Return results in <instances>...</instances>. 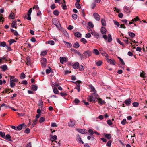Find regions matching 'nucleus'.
I'll list each match as a JSON object with an SVG mask.
<instances>
[{
	"label": "nucleus",
	"instance_id": "f257e3e1",
	"mask_svg": "<svg viewBox=\"0 0 147 147\" xmlns=\"http://www.w3.org/2000/svg\"><path fill=\"white\" fill-rule=\"evenodd\" d=\"M52 22L53 24H54L58 28H60L61 25L60 24L58 20L56 18H54L52 20Z\"/></svg>",
	"mask_w": 147,
	"mask_h": 147
},
{
	"label": "nucleus",
	"instance_id": "f03ea898",
	"mask_svg": "<svg viewBox=\"0 0 147 147\" xmlns=\"http://www.w3.org/2000/svg\"><path fill=\"white\" fill-rule=\"evenodd\" d=\"M92 54L91 51L88 50L85 51L84 52L83 54L84 55L85 58H86L92 55Z\"/></svg>",
	"mask_w": 147,
	"mask_h": 147
},
{
	"label": "nucleus",
	"instance_id": "7ed1b4c3",
	"mask_svg": "<svg viewBox=\"0 0 147 147\" xmlns=\"http://www.w3.org/2000/svg\"><path fill=\"white\" fill-rule=\"evenodd\" d=\"M87 100L89 102H95V99L93 97L92 94L90 96H89Z\"/></svg>",
	"mask_w": 147,
	"mask_h": 147
},
{
	"label": "nucleus",
	"instance_id": "20e7f679",
	"mask_svg": "<svg viewBox=\"0 0 147 147\" xmlns=\"http://www.w3.org/2000/svg\"><path fill=\"white\" fill-rule=\"evenodd\" d=\"M94 18L97 21H99L100 19V15L96 13H94L93 14Z\"/></svg>",
	"mask_w": 147,
	"mask_h": 147
},
{
	"label": "nucleus",
	"instance_id": "39448f33",
	"mask_svg": "<svg viewBox=\"0 0 147 147\" xmlns=\"http://www.w3.org/2000/svg\"><path fill=\"white\" fill-rule=\"evenodd\" d=\"M108 63L112 65H115L116 63L115 61L114 60H112L109 58L106 59Z\"/></svg>",
	"mask_w": 147,
	"mask_h": 147
},
{
	"label": "nucleus",
	"instance_id": "423d86ee",
	"mask_svg": "<svg viewBox=\"0 0 147 147\" xmlns=\"http://www.w3.org/2000/svg\"><path fill=\"white\" fill-rule=\"evenodd\" d=\"M76 140L77 142H78L80 143H81L82 144H83L84 143V142L82 140L79 134H78L76 136Z\"/></svg>",
	"mask_w": 147,
	"mask_h": 147
},
{
	"label": "nucleus",
	"instance_id": "0eeeda50",
	"mask_svg": "<svg viewBox=\"0 0 147 147\" xmlns=\"http://www.w3.org/2000/svg\"><path fill=\"white\" fill-rule=\"evenodd\" d=\"M60 63L61 64H63L64 62H66L67 61V59L65 57H60Z\"/></svg>",
	"mask_w": 147,
	"mask_h": 147
},
{
	"label": "nucleus",
	"instance_id": "6e6552de",
	"mask_svg": "<svg viewBox=\"0 0 147 147\" xmlns=\"http://www.w3.org/2000/svg\"><path fill=\"white\" fill-rule=\"evenodd\" d=\"M91 34L96 38L98 39L99 38V34L95 31H92L91 32Z\"/></svg>",
	"mask_w": 147,
	"mask_h": 147
},
{
	"label": "nucleus",
	"instance_id": "1a4fd4ad",
	"mask_svg": "<svg viewBox=\"0 0 147 147\" xmlns=\"http://www.w3.org/2000/svg\"><path fill=\"white\" fill-rule=\"evenodd\" d=\"M124 103L127 106H129L131 103V99L129 98L128 99H126L124 102Z\"/></svg>",
	"mask_w": 147,
	"mask_h": 147
},
{
	"label": "nucleus",
	"instance_id": "9d476101",
	"mask_svg": "<svg viewBox=\"0 0 147 147\" xmlns=\"http://www.w3.org/2000/svg\"><path fill=\"white\" fill-rule=\"evenodd\" d=\"M79 64L78 62H76L72 65V67L74 69H78L79 67Z\"/></svg>",
	"mask_w": 147,
	"mask_h": 147
},
{
	"label": "nucleus",
	"instance_id": "9b49d317",
	"mask_svg": "<svg viewBox=\"0 0 147 147\" xmlns=\"http://www.w3.org/2000/svg\"><path fill=\"white\" fill-rule=\"evenodd\" d=\"M75 121H72L71 120L68 123V125L69 127H73L75 125Z\"/></svg>",
	"mask_w": 147,
	"mask_h": 147
},
{
	"label": "nucleus",
	"instance_id": "f8f14e48",
	"mask_svg": "<svg viewBox=\"0 0 147 147\" xmlns=\"http://www.w3.org/2000/svg\"><path fill=\"white\" fill-rule=\"evenodd\" d=\"M78 131L82 134H84L86 133V130L84 129H77Z\"/></svg>",
	"mask_w": 147,
	"mask_h": 147
},
{
	"label": "nucleus",
	"instance_id": "ddd939ff",
	"mask_svg": "<svg viewBox=\"0 0 147 147\" xmlns=\"http://www.w3.org/2000/svg\"><path fill=\"white\" fill-rule=\"evenodd\" d=\"M63 42L65 43V45L67 47L70 48L72 47V45L71 43L66 42L64 40H63Z\"/></svg>",
	"mask_w": 147,
	"mask_h": 147
},
{
	"label": "nucleus",
	"instance_id": "4468645a",
	"mask_svg": "<svg viewBox=\"0 0 147 147\" xmlns=\"http://www.w3.org/2000/svg\"><path fill=\"white\" fill-rule=\"evenodd\" d=\"M100 31L101 33L103 34H106L107 32V30L105 28L102 27L100 29Z\"/></svg>",
	"mask_w": 147,
	"mask_h": 147
},
{
	"label": "nucleus",
	"instance_id": "2eb2a0df",
	"mask_svg": "<svg viewBox=\"0 0 147 147\" xmlns=\"http://www.w3.org/2000/svg\"><path fill=\"white\" fill-rule=\"evenodd\" d=\"M26 126L24 124H22L19 125L17 127V130L20 131L22 129L23 126Z\"/></svg>",
	"mask_w": 147,
	"mask_h": 147
},
{
	"label": "nucleus",
	"instance_id": "dca6fc26",
	"mask_svg": "<svg viewBox=\"0 0 147 147\" xmlns=\"http://www.w3.org/2000/svg\"><path fill=\"white\" fill-rule=\"evenodd\" d=\"M10 81H11L14 82H18V80L17 78H15L14 76H11L10 78Z\"/></svg>",
	"mask_w": 147,
	"mask_h": 147
},
{
	"label": "nucleus",
	"instance_id": "f3484780",
	"mask_svg": "<svg viewBox=\"0 0 147 147\" xmlns=\"http://www.w3.org/2000/svg\"><path fill=\"white\" fill-rule=\"evenodd\" d=\"M96 101H98V103L101 105L105 104V102L100 98H99Z\"/></svg>",
	"mask_w": 147,
	"mask_h": 147
},
{
	"label": "nucleus",
	"instance_id": "a211bd4d",
	"mask_svg": "<svg viewBox=\"0 0 147 147\" xmlns=\"http://www.w3.org/2000/svg\"><path fill=\"white\" fill-rule=\"evenodd\" d=\"M1 68L2 69L3 71L7 70L8 69L7 67L5 65L1 66Z\"/></svg>",
	"mask_w": 147,
	"mask_h": 147
},
{
	"label": "nucleus",
	"instance_id": "6ab92c4d",
	"mask_svg": "<svg viewBox=\"0 0 147 147\" xmlns=\"http://www.w3.org/2000/svg\"><path fill=\"white\" fill-rule=\"evenodd\" d=\"M92 52L94 54L96 55H98L99 54V51L96 49H94Z\"/></svg>",
	"mask_w": 147,
	"mask_h": 147
},
{
	"label": "nucleus",
	"instance_id": "aec40b11",
	"mask_svg": "<svg viewBox=\"0 0 147 147\" xmlns=\"http://www.w3.org/2000/svg\"><path fill=\"white\" fill-rule=\"evenodd\" d=\"M89 87L91 89L92 92H93L94 93H96V91L95 90L94 87L92 85H90L89 86Z\"/></svg>",
	"mask_w": 147,
	"mask_h": 147
},
{
	"label": "nucleus",
	"instance_id": "412c9836",
	"mask_svg": "<svg viewBox=\"0 0 147 147\" xmlns=\"http://www.w3.org/2000/svg\"><path fill=\"white\" fill-rule=\"evenodd\" d=\"M73 46L74 48L77 49L80 46V45L78 42H76L74 43Z\"/></svg>",
	"mask_w": 147,
	"mask_h": 147
},
{
	"label": "nucleus",
	"instance_id": "4be33fe9",
	"mask_svg": "<svg viewBox=\"0 0 147 147\" xmlns=\"http://www.w3.org/2000/svg\"><path fill=\"white\" fill-rule=\"evenodd\" d=\"M11 137L10 135L7 134L5 136V137L4 138V139L9 141H11Z\"/></svg>",
	"mask_w": 147,
	"mask_h": 147
},
{
	"label": "nucleus",
	"instance_id": "5701e85b",
	"mask_svg": "<svg viewBox=\"0 0 147 147\" xmlns=\"http://www.w3.org/2000/svg\"><path fill=\"white\" fill-rule=\"evenodd\" d=\"M38 87L36 85H33L31 86L32 90L34 91H36Z\"/></svg>",
	"mask_w": 147,
	"mask_h": 147
},
{
	"label": "nucleus",
	"instance_id": "b1692460",
	"mask_svg": "<svg viewBox=\"0 0 147 147\" xmlns=\"http://www.w3.org/2000/svg\"><path fill=\"white\" fill-rule=\"evenodd\" d=\"M15 14H14L12 11L11 12V13L10 15L9 16V18H11L12 19H14L15 18Z\"/></svg>",
	"mask_w": 147,
	"mask_h": 147
},
{
	"label": "nucleus",
	"instance_id": "393cba45",
	"mask_svg": "<svg viewBox=\"0 0 147 147\" xmlns=\"http://www.w3.org/2000/svg\"><path fill=\"white\" fill-rule=\"evenodd\" d=\"M47 50H45V51H42L40 54L41 55L43 56H45L47 54Z\"/></svg>",
	"mask_w": 147,
	"mask_h": 147
},
{
	"label": "nucleus",
	"instance_id": "a878e982",
	"mask_svg": "<svg viewBox=\"0 0 147 147\" xmlns=\"http://www.w3.org/2000/svg\"><path fill=\"white\" fill-rule=\"evenodd\" d=\"M74 35L76 37L78 38L81 37L82 36L81 34L80 33L78 32L75 33Z\"/></svg>",
	"mask_w": 147,
	"mask_h": 147
},
{
	"label": "nucleus",
	"instance_id": "bb28decb",
	"mask_svg": "<svg viewBox=\"0 0 147 147\" xmlns=\"http://www.w3.org/2000/svg\"><path fill=\"white\" fill-rule=\"evenodd\" d=\"M112 40L111 35L110 34H109L108 35V42H110Z\"/></svg>",
	"mask_w": 147,
	"mask_h": 147
},
{
	"label": "nucleus",
	"instance_id": "cd10ccee",
	"mask_svg": "<svg viewBox=\"0 0 147 147\" xmlns=\"http://www.w3.org/2000/svg\"><path fill=\"white\" fill-rule=\"evenodd\" d=\"M27 61L26 62V63L27 65L30 64V58L28 56L26 57Z\"/></svg>",
	"mask_w": 147,
	"mask_h": 147
},
{
	"label": "nucleus",
	"instance_id": "c85d7f7f",
	"mask_svg": "<svg viewBox=\"0 0 147 147\" xmlns=\"http://www.w3.org/2000/svg\"><path fill=\"white\" fill-rule=\"evenodd\" d=\"M92 95L93 96V97H94V98L95 99H96L97 100L99 98L98 95L97 94L94 93L92 94Z\"/></svg>",
	"mask_w": 147,
	"mask_h": 147
},
{
	"label": "nucleus",
	"instance_id": "c756f323",
	"mask_svg": "<svg viewBox=\"0 0 147 147\" xmlns=\"http://www.w3.org/2000/svg\"><path fill=\"white\" fill-rule=\"evenodd\" d=\"M105 136L108 139L110 140L111 138V136L110 134H107L105 135Z\"/></svg>",
	"mask_w": 147,
	"mask_h": 147
},
{
	"label": "nucleus",
	"instance_id": "7c9ffc66",
	"mask_svg": "<svg viewBox=\"0 0 147 147\" xmlns=\"http://www.w3.org/2000/svg\"><path fill=\"white\" fill-rule=\"evenodd\" d=\"M11 26L13 28L16 27V22L15 20H13L11 24Z\"/></svg>",
	"mask_w": 147,
	"mask_h": 147
},
{
	"label": "nucleus",
	"instance_id": "2f4dec72",
	"mask_svg": "<svg viewBox=\"0 0 147 147\" xmlns=\"http://www.w3.org/2000/svg\"><path fill=\"white\" fill-rule=\"evenodd\" d=\"M102 25L103 26H106V22L105 19H102L101 20V21Z\"/></svg>",
	"mask_w": 147,
	"mask_h": 147
},
{
	"label": "nucleus",
	"instance_id": "473e14b6",
	"mask_svg": "<svg viewBox=\"0 0 147 147\" xmlns=\"http://www.w3.org/2000/svg\"><path fill=\"white\" fill-rule=\"evenodd\" d=\"M53 92L55 94H57L59 93V91L56 87H54L53 89Z\"/></svg>",
	"mask_w": 147,
	"mask_h": 147
},
{
	"label": "nucleus",
	"instance_id": "72a5a7b5",
	"mask_svg": "<svg viewBox=\"0 0 147 147\" xmlns=\"http://www.w3.org/2000/svg\"><path fill=\"white\" fill-rule=\"evenodd\" d=\"M129 35L131 38H134L135 36V34L134 33H133L131 32H129L128 33Z\"/></svg>",
	"mask_w": 147,
	"mask_h": 147
},
{
	"label": "nucleus",
	"instance_id": "f704fd0d",
	"mask_svg": "<svg viewBox=\"0 0 147 147\" xmlns=\"http://www.w3.org/2000/svg\"><path fill=\"white\" fill-rule=\"evenodd\" d=\"M102 61L101 60L98 61L96 63V65L98 66H100L102 65Z\"/></svg>",
	"mask_w": 147,
	"mask_h": 147
},
{
	"label": "nucleus",
	"instance_id": "c9c22d12",
	"mask_svg": "<svg viewBox=\"0 0 147 147\" xmlns=\"http://www.w3.org/2000/svg\"><path fill=\"white\" fill-rule=\"evenodd\" d=\"M80 41L82 42L84 44H86L87 42V41L84 38H82L80 40Z\"/></svg>",
	"mask_w": 147,
	"mask_h": 147
},
{
	"label": "nucleus",
	"instance_id": "e433bc0d",
	"mask_svg": "<svg viewBox=\"0 0 147 147\" xmlns=\"http://www.w3.org/2000/svg\"><path fill=\"white\" fill-rule=\"evenodd\" d=\"M8 42L9 43L10 46L12 43L16 42V41L13 39H11L8 40Z\"/></svg>",
	"mask_w": 147,
	"mask_h": 147
},
{
	"label": "nucleus",
	"instance_id": "4c0bfd02",
	"mask_svg": "<svg viewBox=\"0 0 147 147\" xmlns=\"http://www.w3.org/2000/svg\"><path fill=\"white\" fill-rule=\"evenodd\" d=\"M0 46L4 47L6 46V44L5 42H2L0 43Z\"/></svg>",
	"mask_w": 147,
	"mask_h": 147
},
{
	"label": "nucleus",
	"instance_id": "58836bf2",
	"mask_svg": "<svg viewBox=\"0 0 147 147\" xmlns=\"http://www.w3.org/2000/svg\"><path fill=\"white\" fill-rule=\"evenodd\" d=\"M140 20V19L138 18V16H137L134 19H132V21L133 22H135L138 21Z\"/></svg>",
	"mask_w": 147,
	"mask_h": 147
},
{
	"label": "nucleus",
	"instance_id": "ea45409f",
	"mask_svg": "<svg viewBox=\"0 0 147 147\" xmlns=\"http://www.w3.org/2000/svg\"><path fill=\"white\" fill-rule=\"evenodd\" d=\"M112 141L111 140H109L108 141L106 144V146L108 147H111V146Z\"/></svg>",
	"mask_w": 147,
	"mask_h": 147
},
{
	"label": "nucleus",
	"instance_id": "a19ab883",
	"mask_svg": "<svg viewBox=\"0 0 147 147\" xmlns=\"http://www.w3.org/2000/svg\"><path fill=\"white\" fill-rule=\"evenodd\" d=\"M124 11L127 13H129L130 12L129 9L127 7H124Z\"/></svg>",
	"mask_w": 147,
	"mask_h": 147
},
{
	"label": "nucleus",
	"instance_id": "79ce46f5",
	"mask_svg": "<svg viewBox=\"0 0 147 147\" xmlns=\"http://www.w3.org/2000/svg\"><path fill=\"white\" fill-rule=\"evenodd\" d=\"M75 5L76 8L78 9H80L81 8L80 5L79 3H76Z\"/></svg>",
	"mask_w": 147,
	"mask_h": 147
},
{
	"label": "nucleus",
	"instance_id": "37998d69",
	"mask_svg": "<svg viewBox=\"0 0 147 147\" xmlns=\"http://www.w3.org/2000/svg\"><path fill=\"white\" fill-rule=\"evenodd\" d=\"M132 105L134 107H137L138 106L139 104L138 102H134L133 103Z\"/></svg>",
	"mask_w": 147,
	"mask_h": 147
},
{
	"label": "nucleus",
	"instance_id": "c03bdc74",
	"mask_svg": "<svg viewBox=\"0 0 147 147\" xmlns=\"http://www.w3.org/2000/svg\"><path fill=\"white\" fill-rule=\"evenodd\" d=\"M10 86L11 88H13L14 87V86L15 85V84L14 83V82H13L11 81H10Z\"/></svg>",
	"mask_w": 147,
	"mask_h": 147
},
{
	"label": "nucleus",
	"instance_id": "a18cd8bd",
	"mask_svg": "<svg viewBox=\"0 0 147 147\" xmlns=\"http://www.w3.org/2000/svg\"><path fill=\"white\" fill-rule=\"evenodd\" d=\"M117 42L121 45H122L123 47H125V45L118 39H117Z\"/></svg>",
	"mask_w": 147,
	"mask_h": 147
},
{
	"label": "nucleus",
	"instance_id": "49530a36",
	"mask_svg": "<svg viewBox=\"0 0 147 147\" xmlns=\"http://www.w3.org/2000/svg\"><path fill=\"white\" fill-rule=\"evenodd\" d=\"M53 14L56 16H58L59 14V12L57 10H55L53 13Z\"/></svg>",
	"mask_w": 147,
	"mask_h": 147
},
{
	"label": "nucleus",
	"instance_id": "de8ad7c7",
	"mask_svg": "<svg viewBox=\"0 0 147 147\" xmlns=\"http://www.w3.org/2000/svg\"><path fill=\"white\" fill-rule=\"evenodd\" d=\"M20 77L21 79L24 78H25V75L24 73L22 72L21 73L20 76Z\"/></svg>",
	"mask_w": 147,
	"mask_h": 147
},
{
	"label": "nucleus",
	"instance_id": "09e8293b",
	"mask_svg": "<svg viewBox=\"0 0 147 147\" xmlns=\"http://www.w3.org/2000/svg\"><path fill=\"white\" fill-rule=\"evenodd\" d=\"M0 135L2 138H4L5 136V134L4 132L1 131L0 132Z\"/></svg>",
	"mask_w": 147,
	"mask_h": 147
},
{
	"label": "nucleus",
	"instance_id": "8fccbe9b",
	"mask_svg": "<svg viewBox=\"0 0 147 147\" xmlns=\"http://www.w3.org/2000/svg\"><path fill=\"white\" fill-rule=\"evenodd\" d=\"M118 58L119 59V61H120L121 62V64L122 65H125V63L122 59L121 58L119 57H118Z\"/></svg>",
	"mask_w": 147,
	"mask_h": 147
},
{
	"label": "nucleus",
	"instance_id": "3c124183",
	"mask_svg": "<svg viewBox=\"0 0 147 147\" xmlns=\"http://www.w3.org/2000/svg\"><path fill=\"white\" fill-rule=\"evenodd\" d=\"M61 6L63 9L64 10H66L67 9V7L66 4L62 3Z\"/></svg>",
	"mask_w": 147,
	"mask_h": 147
},
{
	"label": "nucleus",
	"instance_id": "603ef678",
	"mask_svg": "<svg viewBox=\"0 0 147 147\" xmlns=\"http://www.w3.org/2000/svg\"><path fill=\"white\" fill-rule=\"evenodd\" d=\"M48 43L51 45H54L55 44V42L53 40H49L48 42Z\"/></svg>",
	"mask_w": 147,
	"mask_h": 147
},
{
	"label": "nucleus",
	"instance_id": "864d4df0",
	"mask_svg": "<svg viewBox=\"0 0 147 147\" xmlns=\"http://www.w3.org/2000/svg\"><path fill=\"white\" fill-rule=\"evenodd\" d=\"M88 26L90 27L91 28H93L94 27V25L93 24L90 22H88Z\"/></svg>",
	"mask_w": 147,
	"mask_h": 147
},
{
	"label": "nucleus",
	"instance_id": "5fc2aeb1",
	"mask_svg": "<svg viewBox=\"0 0 147 147\" xmlns=\"http://www.w3.org/2000/svg\"><path fill=\"white\" fill-rule=\"evenodd\" d=\"M30 130L29 128H26L24 131V133L26 134H28L30 132Z\"/></svg>",
	"mask_w": 147,
	"mask_h": 147
},
{
	"label": "nucleus",
	"instance_id": "6e6d98bb",
	"mask_svg": "<svg viewBox=\"0 0 147 147\" xmlns=\"http://www.w3.org/2000/svg\"><path fill=\"white\" fill-rule=\"evenodd\" d=\"M78 68H79V70L80 71H83L84 69V67L82 65H81L80 66H79Z\"/></svg>",
	"mask_w": 147,
	"mask_h": 147
},
{
	"label": "nucleus",
	"instance_id": "4d7b16f0",
	"mask_svg": "<svg viewBox=\"0 0 147 147\" xmlns=\"http://www.w3.org/2000/svg\"><path fill=\"white\" fill-rule=\"evenodd\" d=\"M126 122V120L125 119H123L121 121V123L123 125H125Z\"/></svg>",
	"mask_w": 147,
	"mask_h": 147
},
{
	"label": "nucleus",
	"instance_id": "13d9d810",
	"mask_svg": "<svg viewBox=\"0 0 147 147\" xmlns=\"http://www.w3.org/2000/svg\"><path fill=\"white\" fill-rule=\"evenodd\" d=\"M45 120V118L44 117H42L40 118L39 119V122L40 123H42Z\"/></svg>",
	"mask_w": 147,
	"mask_h": 147
},
{
	"label": "nucleus",
	"instance_id": "bf43d9fd",
	"mask_svg": "<svg viewBox=\"0 0 147 147\" xmlns=\"http://www.w3.org/2000/svg\"><path fill=\"white\" fill-rule=\"evenodd\" d=\"M43 105V102L42 100H40L39 101V105L41 106V109L42 108V106Z\"/></svg>",
	"mask_w": 147,
	"mask_h": 147
},
{
	"label": "nucleus",
	"instance_id": "052dcab7",
	"mask_svg": "<svg viewBox=\"0 0 147 147\" xmlns=\"http://www.w3.org/2000/svg\"><path fill=\"white\" fill-rule=\"evenodd\" d=\"M37 120L35 119L34 121L32 124V127H34V125L37 123Z\"/></svg>",
	"mask_w": 147,
	"mask_h": 147
},
{
	"label": "nucleus",
	"instance_id": "680f3d73",
	"mask_svg": "<svg viewBox=\"0 0 147 147\" xmlns=\"http://www.w3.org/2000/svg\"><path fill=\"white\" fill-rule=\"evenodd\" d=\"M114 24L115 25H117V27H118L120 25V24L119 22L117 21H114Z\"/></svg>",
	"mask_w": 147,
	"mask_h": 147
},
{
	"label": "nucleus",
	"instance_id": "e2e57ef3",
	"mask_svg": "<svg viewBox=\"0 0 147 147\" xmlns=\"http://www.w3.org/2000/svg\"><path fill=\"white\" fill-rule=\"evenodd\" d=\"M88 132L90 134V135H92L94 134L93 131L91 129L88 130Z\"/></svg>",
	"mask_w": 147,
	"mask_h": 147
},
{
	"label": "nucleus",
	"instance_id": "0e129e2a",
	"mask_svg": "<svg viewBox=\"0 0 147 147\" xmlns=\"http://www.w3.org/2000/svg\"><path fill=\"white\" fill-rule=\"evenodd\" d=\"M91 35L90 33H88L86 34L85 37L86 38H90L91 37Z\"/></svg>",
	"mask_w": 147,
	"mask_h": 147
},
{
	"label": "nucleus",
	"instance_id": "69168bd1",
	"mask_svg": "<svg viewBox=\"0 0 147 147\" xmlns=\"http://www.w3.org/2000/svg\"><path fill=\"white\" fill-rule=\"evenodd\" d=\"M145 73L144 72H142L140 74V76L143 78H145Z\"/></svg>",
	"mask_w": 147,
	"mask_h": 147
},
{
	"label": "nucleus",
	"instance_id": "338daca9",
	"mask_svg": "<svg viewBox=\"0 0 147 147\" xmlns=\"http://www.w3.org/2000/svg\"><path fill=\"white\" fill-rule=\"evenodd\" d=\"M72 17L74 19L76 20L77 18V15L75 14H73L72 15Z\"/></svg>",
	"mask_w": 147,
	"mask_h": 147
},
{
	"label": "nucleus",
	"instance_id": "774afa93",
	"mask_svg": "<svg viewBox=\"0 0 147 147\" xmlns=\"http://www.w3.org/2000/svg\"><path fill=\"white\" fill-rule=\"evenodd\" d=\"M107 123L109 125H111L112 124V122L110 120H109L107 121Z\"/></svg>",
	"mask_w": 147,
	"mask_h": 147
}]
</instances>
